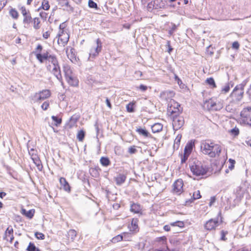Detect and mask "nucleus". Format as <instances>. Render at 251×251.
Here are the masks:
<instances>
[{
	"mask_svg": "<svg viewBox=\"0 0 251 251\" xmlns=\"http://www.w3.org/2000/svg\"><path fill=\"white\" fill-rule=\"evenodd\" d=\"M201 150L203 153L209 155L210 157H215L216 155L219 156L221 152L220 146L208 140L201 142Z\"/></svg>",
	"mask_w": 251,
	"mask_h": 251,
	"instance_id": "1",
	"label": "nucleus"
},
{
	"mask_svg": "<svg viewBox=\"0 0 251 251\" xmlns=\"http://www.w3.org/2000/svg\"><path fill=\"white\" fill-rule=\"evenodd\" d=\"M191 171L194 175L201 176L206 175L208 171V168L206 165H203L199 161H194L189 164Z\"/></svg>",
	"mask_w": 251,
	"mask_h": 251,
	"instance_id": "2",
	"label": "nucleus"
},
{
	"mask_svg": "<svg viewBox=\"0 0 251 251\" xmlns=\"http://www.w3.org/2000/svg\"><path fill=\"white\" fill-rule=\"evenodd\" d=\"M182 0H176V2H170L168 0L164 1L163 0H154L148 4V8L151 9L152 8L155 9H159L164 8L166 4H169V5L174 8L178 7L180 5Z\"/></svg>",
	"mask_w": 251,
	"mask_h": 251,
	"instance_id": "3",
	"label": "nucleus"
},
{
	"mask_svg": "<svg viewBox=\"0 0 251 251\" xmlns=\"http://www.w3.org/2000/svg\"><path fill=\"white\" fill-rule=\"evenodd\" d=\"M51 64L53 66L52 70L50 71L52 74L56 77V78L63 85V82L62 81V76L61 73L60 67L59 66L58 59L55 55H53V57H51L50 60L49 61Z\"/></svg>",
	"mask_w": 251,
	"mask_h": 251,
	"instance_id": "4",
	"label": "nucleus"
},
{
	"mask_svg": "<svg viewBox=\"0 0 251 251\" xmlns=\"http://www.w3.org/2000/svg\"><path fill=\"white\" fill-rule=\"evenodd\" d=\"M173 119V128L175 130L180 129L184 124V120L183 117L178 115V112L172 111L171 112Z\"/></svg>",
	"mask_w": 251,
	"mask_h": 251,
	"instance_id": "5",
	"label": "nucleus"
},
{
	"mask_svg": "<svg viewBox=\"0 0 251 251\" xmlns=\"http://www.w3.org/2000/svg\"><path fill=\"white\" fill-rule=\"evenodd\" d=\"M244 94V90L236 86L230 94L229 97L231 98L233 100L239 101L243 99Z\"/></svg>",
	"mask_w": 251,
	"mask_h": 251,
	"instance_id": "6",
	"label": "nucleus"
},
{
	"mask_svg": "<svg viewBox=\"0 0 251 251\" xmlns=\"http://www.w3.org/2000/svg\"><path fill=\"white\" fill-rule=\"evenodd\" d=\"M97 47L92 49L89 53V59H94L97 56L102 49V43L99 38L96 40Z\"/></svg>",
	"mask_w": 251,
	"mask_h": 251,
	"instance_id": "7",
	"label": "nucleus"
},
{
	"mask_svg": "<svg viewBox=\"0 0 251 251\" xmlns=\"http://www.w3.org/2000/svg\"><path fill=\"white\" fill-rule=\"evenodd\" d=\"M240 115L243 118V121L245 123L251 126V110L248 107L245 108L241 112Z\"/></svg>",
	"mask_w": 251,
	"mask_h": 251,
	"instance_id": "8",
	"label": "nucleus"
},
{
	"mask_svg": "<svg viewBox=\"0 0 251 251\" xmlns=\"http://www.w3.org/2000/svg\"><path fill=\"white\" fill-rule=\"evenodd\" d=\"M219 225L218 218L210 219L207 221L204 225V229L211 231L215 230L216 228Z\"/></svg>",
	"mask_w": 251,
	"mask_h": 251,
	"instance_id": "9",
	"label": "nucleus"
},
{
	"mask_svg": "<svg viewBox=\"0 0 251 251\" xmlns=\"http://www.w3.org/2000/svg\"><path fill=\"white\" fill-rule=\"evenodd\" d=\"M53 55L54 54H50L48 51H46L43 53L37 52L35 54L36 59L41 63H44L45 60H48L49 62L51 57L53 56Z\"/></svg>",
	"mask_w": 251,
	"mask_h": 251,
	"instance_id": "10",
	"label": "nucleus"
},
{
	"mask_svg": "<svg viewBox=\"0 0 251 251\" xmlns=\"http://www.w3.org/2000/svg\"><path fill=\"white\" fill-rule=\"evenodd\" d=\"M24 16L23 23L29 24L32 21V17L30 13L28 10H26L24 6H21L19 8Z\"/></svg>",
	"mask_w": 251,
	"mask_h": 251,
	"instance_id": "11",
	"label": "nucleus"
},
{
	"mask_svg": "<svg viewBox=\"0 0 251 251\" xmlns=\"http://www.w3.org/2000/svg\"><path fill=\"white\" fill-rule=\"evenodd\" d=\"M183 182L182 179L176 180L173 184V191L174 192L180 195L183 191Z\"/></svg>",
	"mask_w": 251,
	"mask_h": 251,
	"instance_id": "12",
	"label": "nucleus"
},
{
	"mask_svg": "<svg viewBox=\"0 0 251 251\" xmlns=\"http://www.w3.org/2000/svg\"><path fill=\"white\" fill-rule=\"evenodd\" d=\"M50 96V90L46 89L39 92V93H36L35 97L37 98V101H40L43 100Z\"/></svg>",
	"mask_w": 251,
	"mask_h": 251,
	"instance_id": "13",
	"label": "nucleus"
},
{
	"mask_svg": "<svg viewBox=\"0 0 251 251\" xmlns=\"http://www.w3.org/2000/svg\"><path fill=\"white\" fill-rule=\"evenodd\" d=\"M174 92L173 91L169 90L162 91L160 93V97L162 99H164L166 100L171 99L172 98L174 97Z\"/></svg>",
	"mask_w": 251,
	"mask_h": 251,
	"instance_id": "14",
	"label": "nucleus"
},
{
	"mask_svg": "<svg viewBox=\"0 0 251 251\" xmlns=\"http://www.w3.org/2000/svg\"><path fill=\"white\" fill-rule=\"evenodd\" d=\"M130 210L131 212L136 214H142V208L140 204L138 203H132L130 205Z\"/></svg>",
	"mask_w": 251,
	"mask_h": 251,
	"instance_id": "15",
	"label": "nucleus"
},
{
	"mask_svg": "<svg viewBox=\"0 0 251 251\" xmlns=\"http://www.w3.org/2000/svg\"><path fill=\"white\" fill-rule=\"evenodd\" d=\"M126 178V175L123 174H119L114 177L116 183L117 185L120 186L123 184Z\"/></svg>",
	"mask_w": 251,
	"mask_h": 251,
	"instance_id": "16",
	"label": "nucleus"
},
{
	"mask_svg": "<svg viewBox=\"0 0 251 251\" xmlns=\"http://www.w3.org/2000/svg\"><path fill=\"white\" fill-rule=\"evenodd\" d=\"M101 171V169L99 166H96L89 169V173L92 177L98 178L100 176V172Z\"/></svg>",
	"mask_w": 251,
	"mask_h": 251,
	"instance_id": "17",
	"label": "nucleus"
},
{
	"mask_svg": "<svg viewBox=\"0 0 251 251\" xmlns=\"http://www.w3.org/2000/svg\"><path fill=\"white\" fill-rule=\"evenodd\" d=\"M59 182L63 189L65 191L68 192H70L71 191V187L65 178L61 177L59 179Z\"/></svg>",
	"mask_w": 251,
	"mask_h": 251,
	"instance_id": "18",
	"label": "nucleus"
},
{
	"mask_svg": "<svg viewBox=\"0 0 251 251\" xmlns=\"http://www.w3.org/2000/svg\"><path fill=\"white\" fill-rule=\"evenodd\" d=\"M66 79L68 84L72 86L76 87L78 85V80L74 75L71 77H69Z\"/></svg>",
	"mask_w": 251,
	"mask_h": 251,
	"instance_id": "19",
	"label": "nucleus"
},
{
	"mask_svg": "<svg viewBox=\"0 0 251 251\" xmlns=\"http://www.w3.org/2000/svg\"><path fill=\"white\" fill-rule=\"evenodd\" d=\"M63 34H64V30H62L61 31V34L59 33L58 34V36H59V38L58 40V43H59V41H60L62 42V44L63 46H65L68 42L69 39V35L67 34L66 35L65 37L62 38V36H63Z\"/></svg>",
	"mask_w": 251,
	"mask_h": 251,
	"instance_id": "20",
	"label": "nucleus"
},
{
	"mask_svg": "<svg viewBox=\"0 0 251 251\" xmlns=\"http://www.w3.org/2000/svg\"><path fill=\"white\" fill-rule=\"evenodd\" d=\"M34 213L35 210L33 209H30L28 211L26 210V209L24 208H22L21 210V213L29 219H31L33 218Z\"/></svg>",
	"mask_w": 251,
	"mask_h": 251,
	"instance_id": "21",
	"label": "nucleus"
},
{
	"mask_svg": "<svg viewBox=\"0 0 251 251\" xmlns=\"http://www.w3.org/2000/svg\"><path fill=\"white\" fill-rule=\"evenodd\" d=\"M195 144L194 142H193L192 140L189 141L184 148V152L190 154Z\"/></svg>",
	"mask_w": 251,
	"mask_h": 251,
	"instance_id": "22",
	"label": "nucleus"
},
{
	"mask_svg": "<svg viewBox=\"0 0 251 251\" xmlns=\"http://www.w3.org/2000/svg\"><path fill=\"white\" fill-rule=\"evenodd\" d=\"M79 119V116L76 115H74L70 118L68 123V126L69 128L73 127Z\"/></svg>",
	"mask_w": 251,
	"mask_h": 251,
	"instance_id": "23",
	"label": "nucleus"
},
{
	"mask_svg": "<svg viewBox=\"0 0 251 251\" xmlns=\"http://www.w3.org/2000/svg\"><path fill=\"white\" fill-rule=\"evenodd\" d=\"M63 72L65 74V78L73 76V72L70 66L68 65L63 66Z\"/></svg>",
	"mask_w": 251,
	"mask_h": 251,
	"instance_id": "24",
	"label": "nucleus"
},
{
	"mask_svg": "<svg viewBox=\"0 0 251 251\" xmlns=\"http://www.w3.org/2000/svg\"><path fill=\"white\" fill-rule=\"evenodd\" d=\"M136 131L140 135L146 137H151V134L145 128H143L141 127L137 128Z\"/></svg>",
	"mask_w": 251,
	"mask_h": 251,
	"instance_id": "25",
	"label": "nucleus"
},
{
	"mask_svg": "<svg viewBox=\"0 0 251 251\" xmlns=\"http://www.w3.org/2000/svg\"><path fill=\"white\" fill-rule=\"evenodd\" d=\"M100 164L105 167L109 166L111 164V161L108 157L102 156L100 160Z\"/></svg>",
	"mask_w": 251,
	"mask_h": 251,
	"instance_id": "26",
	"label": "nucleus"
},
{
	"mask_svg": "<svg viewBox=\"0 0 251 251\" xmlns=\"http://www.w3.org/2000/svg\"><path fill=\"white\" fill-rule=\"evenodd\" d=\"M163 125L160 123H155L151 126V130L153 133L159 132L162 130Z\"/></svg>",
	"mask_w": 251,
	"mask_h": 251,
	"instance_id": "27",
	"label": "nucleus"
},
{
	"mask_svg": "<svg viewBox=\"0 0 251 251\" xmlns=\"http://www.w3.org/2000/svg\"><path fill=\"white\" fill-rule=\"evenodd\" d=\"M32 160L36 166L38 170L41 171L43 169V165L39 157L38 156L37 157L32 158Z\"/></svg>",
	"mask_w": 251,
	"mask_h": 251,
	"instance_id": "28",
	"label": "nucleus"
},
{
	"mask_svg": "<svg viewBox=\"0 0 251 251\" xmlns=\"http://www.w3.org/2000/svg\"><path fill=\"white\" fill-rule=\"evenodd\" d=\"M205 82L211 88H215L217 87L214 78L212 77L207 78L205 80Z\"/></svg>",
	"mask_w": 251,
	"mask_h": 251,
	"instance_id": "29",
	"label": "nucleus"
},
{
	"mask_svg": "<svg viewBox=\"0 0 251 251\" xmlns=\"http://www.w3.org/2000/svg\"><path fill=\"white\" fill-rule=\"evenodd\" d=\"M76 236V231L74 229H70L68 232L67 237L69 239H71V241H73Z\"/></svg>",
	"mask_w": 251,
	"mask_h": 251,
	"instance_id": "30",
	"label": "nucleus"
},
{
	"mask_svg": "<svg viewBox=\"0 0 251 251\" xmlns=\"http://www.w3.org/2000/svg\"><path fill=\"white\" fill-rule=\"evenodd\" d=\"M123 234L126 235V233L124 232L122 234H119V235L114 237L112 239L111 242L112 243H117V242H120L121 241H122L123 240Z\"/></svg>",
	"mask_w": 251,
	"mask_h": 251,
	"instance_id": "31",
	"label": "nucleus"
},
{
	"mask_svg": "<svg viewBox=\"0 0 251 251\" xmlns=\"http://www.w3.org/2000/svg\"><path fill=\"white\" fill-rule=\"evenodd\" d=\"M27 251H41L40 250L36 247L35 244L32 242H30L26 248Z\"/></svg>",
	"mask_w": 251,
	"mask_h": 251,
	"instance_id": "32",
	"label": "nucleus"
},
{
	"mask_svg": "<svg viewBox=\"0 0 251 251\" xmlns=\"http://www.w3.org/2000/svg\"><path fill=\"white\" fill-rule=\"evenodd\" d=\"M182 136L181 134H178L174 141V148H176L177 149L179 148L180 140L181 139Z\"/></svg>",
	"mask_w": 251,
	"mask_h": 251,
	"instance_id": "33",
	"label": "nucleus"
},
{
	"mask_svg": "<svg viewBox=\"0 0 251 251\" xmlns=\"http://www.w3.org/2000/svg\"><path fill=\"white\" fill-rule=\"evenodd\" d=\"M9 14L14 19H17L19 17V13L15 8H11L10 10Z\"/></svg>",
	"mask_w": 251,
	"mask_h": 251,
	"instance_id": "34",
	"label": "nucleus"
},
{
	"mask_svg": "<svg viewBox=\"0 0 251 251\" xmlns=\"http://www.w3.org/2000/svg\"><path fill=\"white\" fill-rule=\"evenodd\" d=\"M33 27L35 29H38L40 28V21L39 18H34L33 20Z\"/></svg>",
	"mask_w": 251,
	"mask_h": 251,
	"instance_id": "35",
	"label": "nucleus"
},
{
	"mask_svg": "<svg viewBox=\"0 0 251 251\" xmlns=\"http://www.w3.org/2000/svg\"><path fill=\"white\" fill-rule=\"evenodd\" d=\"M85 133L83 130H79L77 134V138L79 141H82L85 137Z\"/></svg>",
	"mask_w": 251,
	"mask_h": 251,
	"instance_id": "36",
	"label": "nucleus"
},
{
	"mask_svg": "<svg viewBox=\"0 0 251 251\" xmlns=\"http://www.w3.org/2000/svg\"><path fill=\"white\" fill-rule=\"evenodd\" d=\"M51 119L54 122V125L56 126H59L62 123V119L55 116H52Z\"/></svg>",
	"mask_w": 251,
	"mask_h": 251,
	"instance_id": "37",
	"label": "nucleus"
},
{
	"mask_svg": "<svg viewBox=\"0 0 251 251\" xmlns=\"http://www.w3.org/2000/svg\"><path fill=\"white\" fill-rule=\"evenodd\" d=\"M41 7L44 10H48L50 7L49 1L48 0H43Z\"/></svg>",
	"mask_w": 251,
	"mask_h": 251,
	"instance_id": "38",
	"label": "nucleus"
},
{
	"mask_svg": "<svg viewBox=\"0 0 251 251\" xmlns=\"http://www.w3.org/2000/svg\"><path fill=\"white\" fill-rule=\"evenodd\" d=\"M138 220L137 218H133L131 221V226L133 231H135L138 228Z\"/></svg>",
	"mask_w": 251,
	"mask_h": 251,
	"instance_id": "39",
	"label": "nucleus"
},
{
	"mask_svg": "<svg viewBox=\"0 0 251 251\" xmlns=\"http://www.w3.org/2000/svg\"><path fill=\"white\" fill-rule=\"evenodd\" d=\"M29 154L31 156V158L32 159L33 158L38 157L37 155V151L32 148L30 150H28Z\"/></svg>",
	"mask_w": 251,
	"mask_h": 251,
	"instance_id": "40",
	"label": "nucleus"
},
{
	"mask_svg": "<svg viewBox=\"0 0 251 251\" xmlns=\"http://www.w3.org/2000/svg\"><path fill=\"white\" fill-rule=\"evenodd\" d=\"M126 110L128 112H134V104L133 103H129L126 106Z\"/></svg>",
	"mask_w": 251,
	"mask_h": 251,
	"instance_id": "41",
	"label": "nucleus"
},
{
	"mask_svg": "<svg viewBox=\"0 0 251 251\" xmlns=\"http://www.w3.org/2000/svg\"><path fill=\"white\" fill-rule=\"evenodd\" d=\"M189 155H190L189 154L187 153H185V152L183 153V155H181V164H183V163H184L186 162V161L188 159V158Z\"/></svg>",
	"mask_w": 251,
	"mask_h": 251,
	"instance_id": "42",
	"label": "nucleus"
},
{
	"mask_svg": "<svg viewBox=\"0 0 251 251\" xmlns=\"http://www.w3.org/2000/svg\"><path fill=\"white\" fill-rule=\"evenodd\" d=\"M88 6L90 8H95L96 9L98 8L97 4L92 0H89Z\"/></svg>",
	"mask_w": 251,
	"mask_h": 251,
	"instance_id": "43",
	"label": "nucleus"
},
{
	"mask_svg": "<svg viewBox=\"0 0 251 251\" xmlns=\"http://www.w3.org/2000/svg\"><path fill=\"white\" fill-rule=\"evenodd\" d=\"M35 236L39 240H43L45 239V235L39 232H36L35 233Z\"/></svg>",
	"mask_w": 251,
	"mask_h": 251,
	"instance_id": "44",
	"label": "nucleus"
},
{
	"mask_svg": "<svg viewBox=\"0 0 251 251\" xmlns=\"http://www.w3.org/2000/svg\"><path fill=\"white\" fill-rule=\"evenodd\" d=\"M171 225L172 226H177L179 227H183L184 225V223L183 222L179 221H176V222H174V223L171 224Z\"/></svg>",
	"mask_w": 251,
	"mask_h": 251,
	"instance_id": "45",
	"label": "nucleus"
},
{
	"mask_svg": "<svg viewBox=\"0 0 251 251\" xmlns=\"http://www.w3.org/2000/svg\"><path fill=\"white\" fill-rule=\"evenodd\" d=\"M230 133L234 136H237L239 134V129L238 128L235 127L230 130Z\"/></svg>",
	"mask_w": 251,
	"mask_h": 251,
	"instance_id": "46",
	"label": "nucleus"
},
{
	"mask_svg": "<svg viewBox=\"0 0 251 251\" xmlns=\"http://www.w3.org/2000/svg\"><path fill=\"white\" fill-rule=\"evenodd\" d=\"M228 232L227 231H225L222 230L221 231V240L222 241H226L227 240V238L226 237V235L227 234Z\"/></svg>",
	"mask_w": 251,
	"mask_h": 251,
	"instance_id": "47",
	"label": "nucleus"
},
{
	"mask_svg": "<svg viewBox=\"0 0 251 251\" xmlns=\"http://www.w3.org/2000/svg\"><path fill=\"white\" fill-rule=\"evenodd\" d=\"M229 90L230 88L229 87V85H227L226 84V85L222 88L221 90V94H226L229 92Z\"/></svg>",
	"mask_w": 251,
	"mask_h": 251,
	"instance_id": "48",
	"label": "nucleus"
},
{
	"mask_svg": "<svg viewBox=\"0 0 251 251\" xmlns=\"http://www.w3.org/2000/svg\"><path fill=\"white\" fill-rule=\"evenodd\" d=\"M193 199L197 200L201 198V195L200 194V191L198 190L195 192L193 195Z\"/></svg>",
	"mask_w": 251,
	"mask_h": 251,
	"instance_id": "49",
	"label": "nucleus"
},
{
	"mask_svg": "<svg viewBox=\"0 0 251 251\" xmlns=\"http://www.w3.org/2000/svg\"><path fill=\"white\" fill-rule=\"evenodd\" d=\"M228 161L230 163V165L228 166V168L231 170L234 168L235 161L234 159L231 158H230Z\"/></svg>",
	"mask_w": 251,
	"mask_h": 251,
	"instance_id": "50",
	"label": "nucleus"
},
{
	"mask_svg": "<svg viewBox=\"0 0 251 251\" xmlns=\"http://www.w3.org/2000/svg\"><path fill=\"white\" fill-rule=\"evenodd\" d=\"M137 150L135 146H131L128 148V152L130 154H133L137 152Z\"/></svg>",
	"mask_w": 251,
	"mask_h": 251,
	"instance_id": "51",
	"label": "nucleus"
},
{
	"mask_svg": "<svg viewBox=\"0 0 251 251\" xmlns=\"http://www.w3.org/2000/svg\"><path fill=\"white\" fill-rule=\"evenodd\" d=\"M247 82H248V80L245 79L244 81H243L241 84L237 85L236 86L239 87V88L244 90V87L246 85Z\"/></svg>",
	"mask_w": 251,
	"mask_h": 251,
	"instance_id": "52",
	"label": "nucleus"
},
{
	"mask_svg": "<svg viewBox=\"0 0 251 251\" xmlns=\"http://www.w3.org/2000/svg\"><path fill=\"white\" fill-rule=\"evenodd\" d=\"M49 106V102L48 101H45L42 105H41L42 108L44 110H46L48 109V107Z\"/></svg>",
	"mask_w": 251,
	"mask_h": 251,
	"instance_id": "53",
	"label": "nucleus"
},
{
	"mask_svg": "<svg viewBox=\"0 0 251 251\" xmlns=\"http://www.w3.org/2000/svg\"><path fill=\"white\" fill-rule=\"evenodd\" d=\"M239 43L238 41H234L232 44V48L233 49L238 50L239 48Z\"/></svg>",
	"mask_w": 251,
	"mask_h": 251,
	"instance_id": "54",
	"label": "nucleus"
},
{
	"mask_svg": "<svg viewBox=\"0 0 251 251\" xmlns=\"http://www.w3.org/2000/svg\"><path fill=\"white\" fill-rule=\"evenodd\" d=\"M175 80L177 82V84L181 86L182 84H183L182 80L179 78V77L176 75H175Z\"/></svg>",
	"mask_w": 251,
	"mask_h": 251,
	"instance_id": "55",
	"label": "nucleus"
},
{
	"mask_svg": "<svg viewBox=\"0 0 251 251\" xmlns=\"http://www.w3.org/2000/svg\"><path fill=\"white\" fill-rule=\"evenodd\" d=\"M137 88L140 89L142 92H145L147 90L148 87L147 86L144 84H140L139 86L137 87Z\"/></svg>",
	"mask_w": 251,
	"mask_h": 251,
	"instance_id": "56",
	"label": "nucleus"
},
{
	"mask_svg": "<svg viewBox=\"0 0 251 251\" xmlns=\"http://www.w3.org/2000/svg\"><path fill=\"white\" fill-rule=\"evenodd\" d=\"M13 232V229L12 227H8L5 231V234H8L9 236L12 235Z\"/></svg>",
	"mask_w": 251,
	"mask_h": 251,
	"instance_id": "57",
	"label": "nucleus"
},
{
	"mask_svg": "<svg viewBox=\"0 0 251 251\" xmlns=\"http://www.w3.org/2000/svg\"><path fill=\"white\" fill-rule=\"evenodd\" d=\"M195 200V199H193V197L192 196L191 199L187 200L185 201V205H189L191 203L193 202Z\"/></svg>",
	"mask_w": 251,
	"mask_h": 251,
	"instance_id": "58",
	"label": "nucleus"
},
{
	"mask_svg": "<svg viewBox=\"0 0 251 251\" xmlns=\"http://www.w3.org/2000/svg\"><path fill=\"white\" fill-rule=\"evenodd\" d=\"M42 49H43L42 46L40 44L38 45V46H37L36 49L35 53H36L37 52H41Z\"/></svg>",
	"mask_w": 251,
	"mask_h": 251,
	"instance_id": "59",
	"label": "nucleus"
},
{
	"mask_svg": "<svg viewBox=\"0 0 251 251\" xmlns=\"http://www.w3.org/2000/svg\"><path fill=\"white\" fill-rule=\"evenodd\" d=\"M105 102H106V104L107 105V106L110 108V109H111L112 108V105L111 104V102H110V100L108 98H106V100H105Z\"/></svg>",
	"mask_w": 251,
	"mask_h": 251,
	"instance_id": "60",
	"label": "nucleus"
},
{
	"mask_svg": "<svg viewBox=\"0 0 251 251\" xmlns=\"http://www.w3.org/2000/svg\"><path fill=\"white\" fill-rule=\"evenodd\" d=\"M167 46L168 48V51L169 53H170L172 51V50H173V48L171 47V46L170 45V41H168L167 42Z\"/></svg>",
	"mask_w": 251,
	"mask_h": 251,
	"instance_id": "61",
	"label": "nucleus"
},
{
	"mask_svg": "<svg viewBox=\"0 0 251 251\" xmlns=\"http://www.w3.org/2000/svg\"><path fill=\"white\" fill-rule=\"evenodd\" d=\"M67 0H58V4L61 6H64Z\"/></svg>",
	"mask_w": 251,
	"mask_h": 251,
	"instance_id": "62",
	"label": "nucleus"
},
{
	"mask_svg": "<svg viewBox=\"0 0 251 251\" xmlns=\"http://www.w3.org/2000/svg\"><path fill=\"white\" fill-rule=\"evenodd\" d=\"M247 94L248 95L250 100H251V84L250 87L248 88L247 91Z\"/></svg>",
	"mask_w": 251,
	"mask_h": 251,
	"instance_id": "63",
	"label": "nucleus"
},
{
	"mask_svg": "<svg viewBox=\"0 0 251 251\" xmlns=\"http://www.w3.org/2000/svg\"><path fill=\"white\" fill-rule=\"evenodd\" d=\"M47 13H46V12H40V17L44 19V20H46V18H47Z\"/></svg>",
	"mask_w": 251,
	"mask_h": 251,
	"instance_id": "64",
	"label": "nucleus"
}]
</instances>
